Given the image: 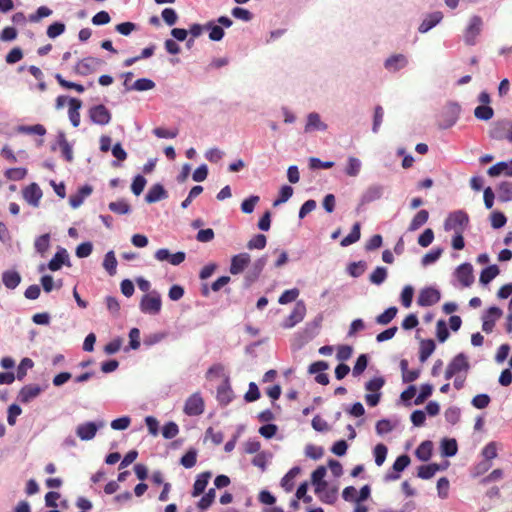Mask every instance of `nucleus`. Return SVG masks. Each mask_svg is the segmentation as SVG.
<instances>
[{
	"label": "nucleus",
	"instance_id": "58836bf2",
	"mask_svg": "<svg viewBox=\"0 0 512 512\" xmlns=\"http://www.w3.org/2000/svg\"><path fill=\"white\" fill-rule=\"evenodd\" d=\"M360 237H361V225L359 222H356L352 226L350 233L341 240L340 245L342 247H348V246L356 243L357 241H359Z\"/></svg>",
	"mask_w": 512,
	"mask_h": 512
},
{
	"label": "nucleus",
	"instance_id": "de8ad7c7",
	"mask_svg": "<svg viewBox=\"0 0 512 512\" xmlns=\"http://www.w3.org/2000/svg\"><path fill=\"white\" fill-rule=\"evenodd\" d=\"M499 200L502 202L512 201V182L503 181L498 185Z\"/></svg>",
	"mask_w": 512,
	"mask_h": 512
},
{
	"label": "nucleus",
	"instance_id": "6e6d98bb",
	"mask_svg": "<svg viewBox=\"0 0 512 512\" xmlns=\"http://www.w3.org/2000/svg\"><path fill=\"white\" fill-rule=\"evenodd\" d=\"M367 264L365 261L352 262L347 267V272L354 278L360 277L366 270Z\"/></svg>",
	"mask_w": 512,
	"mask_h": 512
},
{
	"label": "nucleus",
	"instance_id": "aec40b11",
	"mask_svg": "<svg viewBox=\"0 0 512 512\" xmlns=\"http://www.w3.org/2000/svg\"><path fill=\"white\" fill-rule=\"evenodd\" d=\"M23 198L33 207H38L42 198V190L37 183H31L22 191Z\"/></svg>",
	"mask_w": 512,
	"mask_h": 512
},
{
	"label": "nucleus",
	"instance_id": "dca6fc26",
	"mask_svg": "<svg viewBox=\"0 0 512 512\" xmlns=\"http://www.w3.org/2000/svg\"><path fill=\"white\" fill-rule=\"evenodd\" d=\"M503 311L496 306H492L485 311L482 316V330L485 333H491L496 321L502 316Z\"/></svg>",
	"mask_w": 512,
	"mask_h": 512
},
{
	"label": "nucleus",
	"instance_id": "cd10ccee",
	"mask_svg": "<svg viewBox=\"0 0 512 512\" xmlns=\"http://www.w3.org/2000/svg\"><path fill=\"white\" fill-rule=\"evenodd\" d=\"M233 398H234L233 390L230 386L229 380L226 379L217 388V400L221 405L226 406L233 400Z\"/></svg>",
	"mask_w": 512,
	"mask_h": 512
},
{
	"label": "nucleus",
	"instance_id": "338daca9",
	"mask_svg": "<svg viewBox=\"0 0 512 512\" xmlns=\"http://www.w3.org/2000/svg\"><path fill=\"white\" fill-rule=\"evenodd\" d=\"M444 417L448 423L455 425L460 420L461 410L457 406H451L445 410Z\"/></svg>",
	"mask_w": 512,
	"mask_h": 512
},
{
	"label": "nucleus",
	"instance_id": "bb28decb",
	"mask_svg": "<svg viewBox=\"0 0 512 512\" xmlns=\"http://www.w3.org/2000/svg\"><path fill=\"white\" fill-rule=\"evenodd\" d=\"M93 188L92 186L85 184L80 187L75 194L70 195L69 203L73 209L80 207L85 198L92 194Z\"/></svg>",
	"mask_w": 512,
	"mask_h": 512
},
{
	"label": "nucleus",
	"instance_id": "f257e3e1",
	"mask_svg": "<svg viewBox=\"0 0 512 512\" xmlns=\"http://www.w3.org/2000/svg\"><path fill=\"white\" fill-rule=\"evenodd\" d=\"M470 224V218L466 211L459 209L450 212L444 220L443 228L446 232H464Z\"/></svg>",
	"mask_w": 512,
	"mask_h": 512
},
{
	"label": "nucleus",
	"instance_id": "ea45409f",
	"mask_svg": "<svg viewBox=\"0 0 512 512\" xmlns=\"http://www.w3.org/2000/svg\"><path fill=\"white\" fill-rule=\"evenodd\" d=\"M433 444L431 441H423L416 449L415 455L421 461H428L432 455Z\"/></svg>",
	"mask_w": 512,
	"mask_h": 512
},
{
	"label": "nucleus",
	"instance_id": "423d86ee",
	"mask_svg": "<svg viewBox=\"0 0 512 512\" xmlns=\"http://www.w3.org/2000/svg\"><path fill=\"white\" fill-rule=\"evenodd\" d=\"M470 369L468 358L464 353L457 354L448 364L445 371V379L450 380L455 375H459L461 372L465 374Z\"/></svg>",
	"mask_w": 512,
	"mask_h": 512
},
{
	"label": "nucleus",
	"instance_id": "c85d7f7f",
	"mask_svg": "<svg viewBox=\"0 0 512 512\" xmlns=\"http://www.w3.org/2000/svg\"><path fill=\"white\" fill-rule=\"evenodd\" d=\"M487 173L491 177H496L504 174L507 177H512V159L509 162L500 161L491 166Z\"/></svg>",
	"mask_w": 512,
	"mask_h": 512
},
{
	"label": "nucleus",
	"instance_id": "ddd939ff",
	"mask_svg": "<svg viewBox=\"0 0 512 512\" xmlns=\"http://www.w3.org/2000/svg\"><path fill=\"white\" fill-rule=\"evenodd\" d=\"M305 315H306V305H305L304 301L299 300L294 305V308H293L292 312L289 314V316H287L284 319V321L282 323V327L286 328V329L293 328L294 326H296L298 323H300L304 319Z\"/></svg>",
	"mask_w": 512,
	"mask_h": 512
},
{
	"label": "nucleus",
	"instance_id": "0e129e2a",
	"mask_svg": "<svg viewBox=\"0 0 512 512\" xmlns=\"http://www.w3.org/2000/svg\"><path fill=\"white\" fill-rule=\"evenodd\" d=\"M385 385V379L382 376L374 377L365 383V389L374 393H381L380 390Z\"/></svg>",
	"mask_w": 512,
	"mask_h": 512
},
{
	"label": "nucleus",
	"instance_id": "79ce46f5",
	"mask_svg": "<svg viewBox=\"0 0 512 512\" xmlns=\"http://www.w3.org/2000/svg\"><path fill=\"white\" fill-rule=\"evenodd\" d=\"M428 218H429V213L427 210L422 209V210L418 211L415 214V216L413 217V219L411 220L408 230L409 231L418 230L421 226H423L428 221Z\"/></svg>",
	"mask_w": 512,
	"mask_h": 512
},
{
	"label": "nucleus",
	"instance_id": "f8f14e48",
	"mask_svg": "<svg viewBox=\"0 0 512 512\" xmlns=\"http://www.w3.org/2000/svg\"><path fill=\"white\" fill-rule=\"evenodd\" d=\"M483 21L481 17L474 15L470 18L469 24L464 32V42L473 46L476 44V38L479 36L482 30Z\"/></svg>",
	"mask_w": 512,
	"mask_h": 512
},
{
	"label": "nucleus",
	"instance_id": "8fccbe9b",
	"mask_svg": "<svg viewBox=\"0 0 512 512\" xmlns=\"http://www.w3.org/2000/svg\"><path fill=\"white\" fill-rule=\"evenodd\" d=\"M103 266L109 275H115L117 268V259L113 251H109L105 254Z\"/></svg>",
	"mask_w": 512,
	"mask_h": 512
},
{
	"label": "nucleus",
	"instance_id": "774afa93",
	"mask_svg": "<svg viewBox=\"0 0 512 512\" xmlns=\"http://www.w3.org/2000/svg\"><path fill=\"white\" fill-rule=\"evenodd\" d=\"M50 246V235L49 234H43L36 238L34 242V247L36 251L40 254H44Z\"/></svg>",
	"mask_w": 512,
	"mask_h": 512
},
{
	"label": "nucleus",
	"instance_id": "4d7b16f0",
	"mask_svg": "<svg viewBox=\"0 0 512 512\" xmlns=\"http://www.w3.org/2000/svg\"><path fill=\"white\" fill-rule=\"evenodd\" d=\"M33 366H34V362L32 361V359H30L28 357L23 358L17 367V374H16L17 379L23 380L25 378V376L27 375V371L29 369L33 368Z\"/></svg>",
	"mask_w": 512,
	"mask_h": 512
},
{
	"label": "nucleus",
	"instance_id": "864d4df0",
	"mask_svg": "<svg viewBox=\"0 0 512 512\" xmlns=\"http://www.w3.org/2000/svg\"><path fill=\"white\" fill-rule=\"evenodd\" d=\"M397 312L398 309L395 306L389 307L376 317V322L380 325H387L395 318Z\"/></svg>",
	"mask_w": 512,
	"mask_h": 512
},
{
	"label": "nucleus",
	"instance_id": "0eeeda50",
	"mask_svg": "<svg viewBox=\"0 0 512 512\" xmlns=\"http://www.w3.org/2000/svg\"><path fill=\"white\" fill-rule=\"evenodd\" d=\"M105 426V422L103 420L98 421H88L79 424L76 427V435L82 440V441H90L92 440L96 434L97 431Z\"/></svg>",
	"mask_w": 512,
	"mask_h": 512
},
{
	"label": "nucleus",
	"instance_id": "3c124183",
	"mask_svg": "<svg viewBox=\"0 0 512 512\" xmlns=\"http://www.w3.org/2000/svg\"><path fill=\"white\" fill-rule=\"evenodd\" d=\"M477 119L488 121L494 116V110L489 105H479L474 110Z\"/></svg>",
	"mask_w": 512,
	"mask_h": 512
},
{
	"label": "nucleus",
	"instance_id": "7c9ffc66",
	"mask_svg": "<svg viewBox=\"0 0 512 512\" xmlns=\"http://www.w3.org/2000/svg\"><path fill=\"white\" fill-rule=\"evenodd\" d=\"M211 476H212V473L210 471H205V472H202L199 475H197L196 480L193 485V491H192L193 497H197L205 491Z\"/></svg>",
	"mask_w": 512,
	"mask_h": 512
},
{
	"label": "nucleus",
	"instance_id": "69168bd1",
	"mask_svg": "<svg viewBox=\"0 0 512 512\" xmlns=\"http://www.w3.org/2000/svg\"><path fill=\"white\" fill-rule=\"evenodd\" d=\"M66 26L63 22L56 21L48 26L47 36L51 39H55L65 32Z\"/></svg>",
	"mask_w": 512,
	"mask_h": 512
},
{
	"label": "nucleus",
	"instance_id": "e2e57ef3",
	"mask_svg": "<svg viewBox=\"0 0 512 512\" xmlns=\"http://www.w3.org/2000/svg\"><path fill=\"white\" fill-rule=\"evenodd\" d=\"M387 453H388V449L382 443H379L374 447L373 454H374V459H375V463L377 466L383 465V463L386 460Z\"/></svg>",
	"mask_w": 512,
	"mask_h": 512
},
{
	"label": "nucleus",
	"instance_id": "c03bdc74",
	"mask_svg": "<svg viewBox=\"0 0 512 512\" xmlns=\"http://www.w3.org/2000/svg\"><path fill=\"white\" fill-rule=\"evenodd\" d=\"M108 208L111 212L118 215H125L131 212V206L125 199H120L115 202H110Z\"/></svg>",
	"mask_w": 512,
	"mask_h": 512
},
{
	"label": "nucleus",
	"instance_id": "bf43d9fd",
	"mask_svg": "<svg viewBox=\"0 0 512 512\" xmlns=\"http://www.w3.org/2000/svg\"><path fill=\"white\" fill-rule=\"evenodd\" d=\"M442 253H443V249L442 248H434V249H432L430 252L426 253L422 257L421 264L423 266H428V265L434 264L436 261H438V259L442 255Z\"/></svg>",
	"mask_w": 512,
	"mask_h": 512
},
{
	"label": "nucleus",
	"instance_id": "6ab92c4d",
	"mask_svg": "<svg viewBox=\"0 0 512 512\" xmlns=\"http://www.w3.org/2000/svg\"><path fill=\"white\" fill-rule=\"evenodd\" d=\"M454 274L464 287H469L474 282L473 266L468 262L459 265Z\"/></svg>",
	"mask_w": 512,
	"mask_h": 512
},
{
	"label": "nucleus",
	"instance_id": "4c0bfd02",
	"mask_svg": "<svg viewBox=\"0 0 512 512\" xmlns=\"http://www.w3.org/2000/svg\"><path fill=\"white\" fill-rule=\"evenodd\" d=\"M436 348L435 342L432 339H424L420 342L419 360L424 363L434 352Z\"/></svg>",
	"mask_w": 512,
	"mask_h": 512
},
{
	"label": "nucleus",
	"instance_id": "b1692460",
	"mask_svg": "<svg viewBox=\"0 0 512 512\" xmlns=\"http://www.w3.org/2000/svg\"><path fill=\"white\" fill-rule=\"evenodd\" d=\"M443 19V14L440 11H435L429 13L422 20L421 24L418 27V31L422 34L427 33L436 25H438Z\"/></svg>",
	"mask_w": 512,
	"mask_h": 512
},
{
	"label": "nucleus",
	"instance_id": "20e7f679",
	"mask_svg": "<svg viewBox=\"0 0 512 512\" xmlns=\"http://www.w3.org/2000/svg\"><path fill=\"white\" fill-rule=\"evenodd\" d=\"M460 113L461 106L457 102L447 103L442 111L439 127L441 129L451 128L458 121Z\"/></svg>",
	"mask_w": 512,
	"mask_h": 512
},
{
	"label": "nucleus",
	"instance_id": "37998d69",
	"mask_svg": "<svg viewBox=\"0 0 512 512\" xmlns=\"http://www.w3.org/2000/svg\"><path fill=\"white\" fill-rule=\"evenodd\" d=\"M361 167H362V162L360 159H358L354 156H349L347 158V165L345 168V173H346V175H348L350 177H356L359 175Z\"/></svg>",
	"mask_w": 512,
	"mask_h": 512
},
{
	"label": "nucleus",
	"instance_id": "a18cd8bd",
	"mask_svg": "<svg viewBox=\"0 0 512 512\" xmlns=\"http://www.w3.org/2000/svg\"><path fill=\"white\" fill-rule=\"evenodd\" d=\"M437 471H440L439 464L431 463L428 465H422L418 468L417 476L421 479L428 480L432 478Z\"/></svg>",
	"mask_w": 512,
	"mask_h": 512
},
{
	"label": "nucleus",
	"instance_id": "e433bc0d",
	"mask_svg": "<svg viewBox=\"0 0 512 512\" xmlns=\"http://www.w3.org/2000/svg\"><path fill=\"white\" fill-rule=\"evenodd\" d=\"M441 454L444 457H453L458 452L457 441L454 438H444L440 445Z\"/></svg>",
	"mask_w": 512,
	"mask_h": 512
},
{
	"label": "nucleus",
	"instance_id": "09e8293b",
	"mask_svg": "<svg viewBox=\"0 0 512 512\" xmlns=\"http://www.w3.org/2000/svg\"><path fill=\"white\" fill-rule=\"evenodd\" d=\"M17 131L19 133L27 134V135L35 134V135H39V136H44L46 134V129L41 124H35L32 126L20 125L17 127Z\"/></svg>",
	"mask_w": 512,
	"mask_h": 512
},
{
	"label": "nucleus",
	"instance_id": "5701e85b",
	"mask_svg": "<svg viewBox=\"0 0 512 512\" xmlns=\"http://www.w3.org/2000/svg\"><path fill=\"white\" fill-rule=\"evenodd\" d=\"M250 255L248 253H239L234 255L231 259V264L229 271L232 275H238L243 272V270L250 263Z\"/></svg>",
	"mask_w": 512,
	"mask_h": 512
},
{
	"label": "nucleus",
	"instance_id": "9d476101",
	"mask_svg": "<svg viewBox=\"0 0 512 512\" xmlns=\"http://www.w3.org/2000/svg\"><path fill=\"white\" fill-rule=\"evenodd\" d=\"M267 262V255H263L254 261L251 268L245 274L243 282L244 288H249L254 282L258 280Z\"/></svg>",
	"mask_w": 512,
	"mask_h": 512
},
{
	"label": "nucleus",
	"instance_id": "412c9836",
	"mask_svg": "<svg viewBox=\"0 0 512 512\" xmlns=\"http://www.w3.org/2000/svg\"><path fill=\"white\" fill-rule=\"evenodd\" d=\"M43 391V388L37 384H28L21 388L18 393L17 399L23 404L31 402L33 399L38 397Z\"/></svg>",
	"mask_w": 512,
	"mask_h": 512
},
{
	"label": "nucleus",
	"instance_id": "39448f33",
	"mask_svg": "<svg viewBox=\"0 0 512 512\" xmlns=\"http://www.w3.org/2000/svg\"><path fill=\"white\" fill-rule=\"evenodd\" d=\"M161 296L157 291L145 294L139 304L141 312L150 315H157L161 311Z\"/></svg>",
	"mask_w": 512,
	"mask_h": 512
},
{
	"label": "nucleus",
	"instance_id": "4468645a",
	"mask_svg": "<svg viewBox=\"0 0 512 512\" xmlns=\"http://www.w3.org/2000/svg\"><path fill=\"white\" fill-rule=\"evenodd\" d=\"M385 186L379 183L369 185L360 197V204L366 205L383 197Z\"/></svg>",
	"mask_w": 512,
	"mask_h": 512
},
{
	"label": "nucleus",
	"instance_id": "a878e982",
	"mask_svg": "<svg viewBox=\"0 0 512 512\" xmlns=\"http://www.w3.org/2000/svg\"><path fill=\"white\" fill-rule=\"evenodd\" d=\"M62 265H70V262L67 250L60 247L49 261L47 267L51 271H58L61 269Z\"/></svg>",
	"mask_w": 512,
	"mask_h": 512
},
{
	"label": "nucleus",
	"instance_id": "393cba45",
	"mask_svg": "<svg viewBox=\"0 0 512 512\" xmlns=\"http://www.w3.org/2000/svg\"><path fill=\"white\" fill-rule=\"evenodd\" d=\"M166 198H168V192L160 183L152 185L145 195V201L149 204L156 203Z\"/></svg>",
	"mask_w": 512,
	"mask_h": 512
},
{
	"label": "nucleus",
	"instance_id": "7ed1b4c3",
	"mask_svg": "<svg viewBox=\"0 0 512 512\" xmlns=\"http://www.w3.org/2000/svg\"><path fill=\"white\" fill-rule=\"evenodd\" d=\"M488 133L493 140H507L512 143V121L502 119L493 122Z\"/></svg>",
	"mask_w": 512,
	"mask_h": 512
},
{
	"label": "nucleus",
	"instance_id": "4be33fe9",
	"mask_svg": "<svg viewBox=\"0 0 512 512\" xmlns=\"http://www.w3.org/2000/svg\"><path fill=\"white\" fill-rule=\"evenodd\" d=\"M328 128L327 124L321 120V116L317 112H311L307 115L306 124L304 131L311 133L314 131H326Z\"/></svg>",
	"mask_w": 512,
	"mask_h": 512
},
{
	"label": "nucleus",
	"instance_id": "1a4fd4ad",
	"mask_svg": "<svg viewBox=\"0 0 512 512\" xmlns=\"http://www.w3.org/2000/svg\"><path fill=\"white\" fill-rule=\"evenodd\" d=\"M205 403L200 392L190 395L184 404L183 412L187 416H199L204 412Z\"/></svg>",
	"mask_w": 512,
	"mask_h": 512
},
{
	"label": "nucleus",
	"instance_id": "2f4dec72",
	"mask_svg": "<svg viewBox=\"0 0 512 512\" xmlns=\"http://www.w3.org/2000/svg\"><path fill=\"white\" fill-rule=\"evenodd\" d=\"M82 102L79 99L76 98H70L69 99V120L73 127H78L80 125V113L79 110L81 109Z\"/></svg>",
	"mask_w": 512,
	"mask_h": 512
},
{
	"label": "nucleus",
	"instance_id": "f03ea898",
	"mask_svg": "<svg viewBox=\"0 0 512 512\" xmlns=\"http://www.w3.org/2000/svg\"><path fill=\"white\" fill-rule=\"evenodd\" d=\"M233 21L228 16H220L215 20H210L205 24V30L209 32V39L214 42H219L223 39L225 32L224 28H230Z\"/></svg>",
	"mask_w": 512,
	"mask_h": 512
},
{
	"label": "nucleus",
	"instance_id": "603ef678",
	"mask_svg": "<svg viewBox=\"0 0 512 512\" xmlns=\"http://www.w3.org/2000/svg\"><path fill=\"white\" fill-rule=\"evenodd\" d=\"M197 462V450L189 449L180 459V464L186 468L190 469L195 466Z\"/></svg>",
	"mask_w": 512,
	"mask_h": 512
},
{
	"label": "nucleus",
	"instance_id": "f3484780",
	"mask_svg": "<svg viewBox=\"0 0 512 512\" xmlns=\"http://www.w3.org/2000/svg\"><path fill=\"white\" fill-rule=\"evenodd\" d=\"M322 320V315H318L313 321L305 325V328L298 334L302 344L308 343L318 334Z\"/></svg>",
	"mask_w": 512,
	"mask_h": 512
},
{
	"label": "nucleus",
	"instance_id": "c9c22d12",
	"mask_svg": "<svg viewBox=\"0 0 512 512\" xmlns=\"http://www.w3.org/2000/svg\"><path fill=\"white\" fill-rule=\"evenodd\" d=\"M327 473L325 466L317 467L311 475L312 484L315 486V492H320V487L328 486V483L324 480Z\"/></svg>",
	"mask_w": 512,
	"mask_h": 512
},
{
	"label": "nucleus",
	"instance_id": "f704fd0d",
	"mask_svg": "<svg viewBox=\"0 0 512 512\" xmlns=\"http://www.w3.org/2000/svg\"><path fill=\"white\" fill-rule=\"evenodd\" d=\"M319 499L326 504H334L338 498L337 488L320 487V492H315Z\"/></svg>",
	"mask_w": 512,
	"mask_h": 512
},
{
	"label": "nucleus",
	"instance_id": "72a5a7b5",
	"mask_svg": "<svg viewBox=\"0 0 512 512\" xmlns=\"http://www.w3.org/2000/svg\"><path fill=\"white\" fill-rule=\"evenodd\" d=\"M301 472L300 467H292L281 479V486L286 492H291L294 488V479Z\"/></svg>",
	"mask_w": 512,
	"mask_h": 512
},
{
	"label": "nucleus",
	"instance_id": "052dcab7",
	"mask_svg": "<svg viewBox=\"0 0 512 512\" xmlns=\"http://www.w3.org/2000/svg\"><path fill=\"white\" fill-rule=\"evenodd\" d=\"M367 365H368V356L366 354L359 355L354 364V367L352 369V375L354 377L360 376L367 368Z\"/></svg>",
	"mask_w": 512,
	"mask_h": 512
},
{
	"label": "nucleus",
	"instance_id": "c756f323",
	"mask_svg": "<svg viewBox=\"0 0 512 512\" xmlns=\"http://www.w3.org/2000/svg\"><path fill=\"white\" fill-rule=\"evenodd\" d=\"M2 282L7 289L14 290L21 283V275L13 269L5 270L2 273Z\"/></svg>",
	"mask_w": 512,
	"mask_h": 512
},
{
	"label": "nucleus",
	"instance_id": "5fc2aeb1",
	"mask_svg": "<svg viewBox=\"0 0 512 512\" xmlns=\"http://www.w3.org/2000/svg\"><path fill=\"white\" fill-rule=\"evenodd\" d=\"M387 268L378 266L370 275L369 280L372 284L381 285L387 278Z\"/></svg>",
	"mask_w": 512,
	"mask_h": 512
},
{
	"label": "nucleus",
	"instance_id": "49530a36",
	"mask_svg": "<svg viewBox=\"0 0 512 512\" xmlns=\"http://www.w3.org/2000/svg\"><path fill=\"white\" fill-rule=\"evenodd\" d=\"M155 82L149 78H140L137 79L130 87H127V90H135V91H148L155 87Z\"/></svg>",
	"mask_w": 512,
	"mask_h": 512
},
{
	"label": "nucleus",
	"instance_id": "680f3d73",
	"mask_svg": "<svg viewBox=\"0 0 512 512\" xmlns=\"http://www.w3.org/2000/svg\"><path fill=\"white\" fill-rule=\"evenodd\" d=\"M266 243H267V238L264 234H257L255 236H253L247 243V248L249 250H254V249H258V250H261V249H264L265 246H266Z\"/></svg>",
	"mask_w": 512,
	"mask_h": 512
},
{
	"label": "nucleus",
	"instance_id": "a211bd4d",
	"mask_svg": "<svg viewBox=\"0 0 512 512\" xmlns=\"http://www.w3.org/2000/svg\"><path fill=\"white\" fill-rule=\"evenodd\" d=\"M384 68L390 73H396L408 65V58L404 54H393L384 61Z\"/></svg>",
	"mask_w": 512,
	"mask_h": 512
},
{
	"label": "nucleus",
	"instance_id": "9b49d317",
	"mask_svg": "<svg viewBox=\"0 0 512 512\" xmlns=\"http://www.w3.org/2000/svg\"><path fill=\"white\" fill-rule=\"evenodd\" d=\"M104 61L100 58L89 56L79 60L75 66V72L81 76H88L94 73Z\"/></svg>",
	"mask_w": 512,
	"mask_h": 512
},
{
	"label": "nucleus",
	"instance_id": "6e6552de",
	"mask_svg": "<svg viewBox=\"0 0 512 512\" xmlns=\"http://www.w3.org/2000/svg\"><path fill=\"white\" fill-rule=\"evenodd\" d=\"M88 117L93 124L105 126L110 123L112 115L105 105L98 104L89 108Z\"/></svg>",
	"mask_w": 512,
	"mask_h": 512
},
{
	"label": "nucleus",
	"instance_id": "2eb2a0df",
	"mask_svg": "<svg viewBox=\"0 0 512 512\" xmlns=\"http://www.w3.org/2000/svg\"><path fill=\"white\" fill-rule=\"evenodd\" d=\"M441 299L440 291L433 287L422 289L417 298V304L421 307H428L438 303Z\"/></svg>",
	"mask_w": 512,
	"mask_h": 512
},
{
	"label": "nucleus",
	"instance_id": "a19ab883",
	"mask_svg": "<svg viewBox=\"0 0 512 512\" xmlns=\"http://www.w3.org/2000/svg\"><path fill=\"white\" fill-rule=\"evenodd\" d=\"M500 270L497 265H490L484 268L479 277V281L482 285L489 284L498 274Z\"/></svg>",
	"mask_w": 512,
	"mask_h": 512
},
{
	"label": "nucleus",
	"instance_id": "13d9d810",
	"mask_svg": "<svg viewBox=\"0 0 512 512\" xmlns=\"http://www.w3.org/2000/svg\"><path fill=\"white\" fill-rule=\"evenodd\" d=\"M216 497V492L214 488H211L206 492L202 498L199 500L197 506L201 510L208 509L214 502Z\"/></svg>",
	"mask_w": 512,
	"mask_h": 512
},
{
	"label": "nucleus",
	"instance_id": "473e14b6",
	"mask_svg": "<svg viewBox=\"0 0 512 512\" xmlns=\"http://www.w3.org/2000/svg\"><path fill=\"white\" fill-rule=\"evenodd\" d=\"M57 144L61 148L62 156L67 162L73 161V149L72 145L67 141L66 135L63 131L58 132Z\"/></svg>",
	"mask_w": 512,
	"mask_h": 512
}]
</instances>
